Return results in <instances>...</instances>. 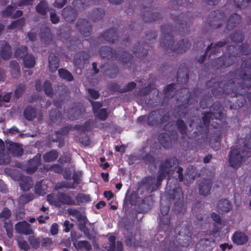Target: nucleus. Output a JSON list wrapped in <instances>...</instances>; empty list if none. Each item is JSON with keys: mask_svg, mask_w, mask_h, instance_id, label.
<instances>
[{"mask_svg": "<svg viewBox=\"0 0 251 251\" xmlns=\"http://www.w3.org/2000/svg\"><path fill=\"white\" fill-rule=\"evenodd\" d=\"M23 63L25 68H32L36 64L35 58L32 54H27L23 58Z\"/></svg>", "mask_w": 251, "mask_h": 251, "instance_id": "obj_49", "label": "nucleus"}, {"mask_svg": "<svg viewBox=\"0 0 251 251\" xmlns=\"http://www.w3.org/2000/svg\"><path fill=\"white\" fill-rule=\"evenodd\" d=\"M43 87L45 93L49 97H52L53 94L52 92V85L49 80H46L45 81Z\"/></svg>", "mask_w": 251, "mask_h": 251, "instance_id": "obj_62", "label": "nucleus"}, {"mask_svg": "<svg viewBox=\"0 0 251 251\" xmlns=\"http://www.w3.org/2000/svg\"><path fill=\"white\" fill-rule=\"evenodd\" d=\"M62 15L66 21L72 23L75 20L77 16V12L75 8L67 6L63 9Z\"/></svg>", "mask_w": 251, "mask_h": 251, "instance_id": "obj_22", "label": "nucleus"}, {"mask_svg": "<svg viewBox=\"0 0 251 251\" xmlns=\"http://www.w3.org/2000/svg\"><path fill=\"white\" fill-rule=\"evenodd\" d=\"M90 58V54L84 51H79L76 53L74 57V64L78 67L84 66L85 64L89 62Z\"/></svg>", "mask_w": 251, "mask_h": 251, "instance_id": "obj_21", "label": "nucleus"}, {"mask_svg": "<svg viewBox=\"0 0 251 251\" xmlns=\"http://www.w3.org/2000/svg\"><path fill=\"white\" fill-rule=\"evenodd\" d=\"M3 222V227L6 231V234L9 238H12L13 234V227L11 221H4Z\"/></svg>", "mask_w": 251, "mask_h": 251, "instance_id": "obj_58", "label": "nucleus"}, {"mask_svg": "<svg viewBox=\"0 0 251 251\" xmlns=\"http://www.w3.org/2000/svg\"><path fill=\"white\" fill-rule=\"evenodd\" d=\"M50 118L53 123L60 122L62 118V115L60 111L56 109H52L50 113Z\"/></svg>", "mask_w": 251, "mask_h": 251, "instance_id": "obj_55", "label": "nucleus"}, {"mask_svg": "<svg viewBox=\"0 0 251 251\" xmlns=\"http://www.w3.org/2000/svg\"><path fill=\"white\" fill-rule=\"evenodd\" d=\"M73 182L72 183L68 184L67 185L59 187L58 188H66L68 189H74L75 186L80 183V175L76 172H74L72 176Z\"/></svg>", "mask_w": 251, "mask_h": 251, "instance_id": "obj_48", "label": "nucleus"}, {"mask_svg": "<svg viewBox=\"0 0 251 251\" xmlns=\"http://www.w3.org/2000/svg\"><path fill=\"white\" fill-rule=\"evenodd\" d=\"M99 53L103 58H106L108 60H114L117 57V54L115 50H112L110 47L104 46L100 50Z\"/></svg>", "mask_w": 251, "mask_h": 251, "instance_id": "obj_28", "label": "nucleus"}, {"mask_svg": "<svg viewBox=\"0 0 251 251\" xmlns=\"http://www.w3.org/2000/svg\"><path fill=\"white\" fill-rule=\"evenodd\" d=\"M212 116L217 120H219L223 125L226 124V116L223 112V107L219 101L213 102L210 106V111L203 113L202 117V123L196 126L197 131L194 133L199 135H208L209 132V124Z\"/></svg>", "mask_w": 251, "mask_h": 251, "instance_id": "obj_4", "label": "nucleus"}, {"mask_svg": "<svg viewBox=\"0 0 251 251\" xmlns=\"http://www.w3.org/2000/svg\"><path fill=\"white\" fill-rule=\"evenodd\" d=\"M212 183L210 179H203L199 184V193L201 195L206 196L210 194Z\"/></svg>", "mask_w": 251, "mask_h": 251, "instance_id": "obj_33", "label": "nucleus"}, {"mask_svg": "<svg viewBox=\"0 0 251 251\" xmlns=\"http://www.w3.org/2000/svg\"><path fill=\"white\" fill-rule=\"evenodd\" d=\"M6 148L9 152L15 157H21L24 153V150L21 145L10 140L5 141Z\"/></svg>", "mask_w": 251, "mask_h": 251, "instance_id": "obj_20", "label": "nucleus"}, {"mask_svg": "<svg viewBox=\"0 0 251 251\" xmlns=\"http://www.w3.org/2000/svg\"><path fill=\"white\" fill-rule=\"evenodd\" d=\"M100 69L104 75L111 78L115 77L118 74V68L115 64L105 62L100 66Z\"/></svg>", "mask_w": 251, "mask_h": 251, "instance_id": "obj_19", "label": "nucleus"}, {"mask_svg": "<svg viewBox=\"0 0 251 251\" xmlns=\"http://www.w3.org/2000/svg\"><path fill=\"white\" fill-rule=\"evenodd\" d=\"M226 50L228 54L226 56H230L233 59H234L233 57L240 56L239 47L237 46H228Z\"/></svg>", "mask_w": 251, "mask_h": 251, "instance_id": "obj_54", "label": "nucleus"}, {"mask_svg": "<svg viewBox=\"0 0 251 251\" xmlns=\"http://www.w3.org/2000/svg\"><path fill=\"white\" fill-rule=\"evenodd\" d=\"M100 37L105 41L113 44L118 40V35L117 30L112 28L106 30L103 34H100Z\"/></svg>", "mask_w": 251, "mask_h": 251, "instance_id": "obj_35", "label": "nucleus"}, {"mask_svg": "<svg viewBox=\"0 0 251 251\" xmlns=\"http://www.w3.org/2000/svg\"><path fill=\"white\" fill-rule=\"evenodd\" d=\"M41 156L40 154H37L28 161L26 169L28 173L32 174L37 171L41 165Z\"/></svg>", "mask_w": 251, "mask_h": 251, "instance_id": "obj_29", "label": "nucleus"}, {"mask_svg": "<svg viewBox=\"0 0 251 251\" xmlns=\"http://www.w3.org/2000/svg\"><path fill=\"white\" fill-rule=\"evenodd\" d=\"M16 232L19 234L24 235H30L33 233L32 230L30 228V225L26 221L20 222L17 223L15 226Z\"/></svg>", "mask_w": 251, "mask_h": 251, "instance_id": "obj_25", "label": "nucleus"}, {"mask_svg": "<svg viewBox=\"0 0 251 251\" xmlns=\"http://www.w3.org/2000/svg\"><path fill=\"white\" fill-rule=\"evenodd\" d=\"M76 201H77V204L79 203L88 202L91 201V199L89 195H86L84 193H78L75 197Z\"/></svg>", "mask_w": 251, "mask_h": 251, "instance_id": "obj_63", "label": "nucleus"}, {"mask_svg": "<svg viewBox=\"0 0 251 251\" xmlns=\"http://www.w3.org/2000/svg\"><path fill=\"white\" fill-rule=\"evenodd\" d=\"M11 161V157L8 153L3 150L0 151V165L8 164Z\"/></svg>", "mask_w": 251, "mask_h": 251, "instance_id": "obj_60", "label": "nucleus"}, {"mask_svg": "<svg viewBox=\"0 0 251 251\" xmlns=\"http://www.w3.org/2000/svg\"><path fill=\"white\" fill-rule=\"evenodd\" d=\"M242 84L241 78H233L228 81L224 80L217 83L215 78L207 81L206 86L213 87L212 94L216 97L219 98L226 95L225 99L229 102L230 109H237L242 107L246 102V99L251 100V88L241 89L239 86Z\"/></svg>", "mask_w": 251, "mask_h": 251, "instance_id": "obj_1", "label": "nucleus"}, {"mask_svg": "<svg viewBox=\"0 0 251 251\" xmlns=\"http://www.w3.org/2000/svg\"><path fill=\"white\" fill-rule=\"evenodd\" d=\"M25 24V19L24 18H19L13 21L10 25L8 26V29L12 30L16 28H22Z\"/></svg>", "mask_w": 251, "mask_h": 251, "instance_id": "obj_52", "label": "nucleus"}, {"mask_svg": "<svg viewBox=\"0 0 251 251\" xmlns=\"http://www.w3.org/2000/svg\"><path fill=\"white\" fill-rule=\"evenodd\" d=\"M36 115V108L32 106H27L24 111V116L25 119L29 121H32Z\"/></svg>", "mask_w": 251, "mask_h": 251, "instance_id": "obj_46", "label": "nucleus"}, {"mask_svg": "<svg viewBox=\"0 0 251 251\" xmlns=\"http://www.w3.org/2000/svg\"><path fill=\"white\" fill-rule=\"evenodd\" d=\"M194 0H171L169 6L172 9L182 10V7H186L192 3Z\"/></svg>", "mask_w": 251, "mask_h": 251, "instance_id": "obj_34", "label": "nucleus"}, {"mask_svg": "<svg viewBox=\"0 0 251 251\" xmlns=\"http://www.w3.org/2000/svg\"><path fill=\"white\" fill-rule=\"evenodd\" d=\"M154 179L153 177L148 176H145L138 182V189L141 195H143L146 193L148 194V192L151 190L153 192L156 190V188L154 186Z\"/></svg>", "mask_w": 251, "mask_h": 251, "instance_id": "obj_15", "label": "nucleus"}, {"mask_svg": "<svg viewBox=\"0 0 251 251\" xmlns=\"http://www.w3.org/2000/svg\"><path fill=\"white\" fill-rule=\"evenodd\" d=\"M161 109H155L151 111L147 116V124L150 126L162 125L170 119V114L167 112L163 115Z\"/></svg>", "mask_w": 251, "mask_h": 251, "instance_id": "obj_9", "label": "nucleus"}, {"mask_svg": "<svg viewBox=\"0 0 251 251\" xmlns=\"http://www.w3.org/2000/svg\"><path fill=\"white\" fill-rule=\"evenodd\" d=\"M181 93L182 92L188 94V89L183 87L180 89ZM192 94H189L188 96L186 95V100L183 96L179 98L177 100V103H179L180 100L181 103L176 106L174 110V116L176 118H178L176 121L175 125L179 132L182 135H186L187 133V126L183 120L180 118H185L188 114L190 110L189 106L193 103H197L198 100L196 98H192Z\"/></svg>", "mask_w": 251, "mask_h": 251, "instance_id": "obj_2", "label": "nucleus"}, {"mask_svg": "<svg viewBox=\"0 0 251 251\" xmlns=\"http://www.w3.org/2000/svg\"><path fill=\"white\" fill-rule=\"evenodd\" d=\"M161 37L160 40V46L164 48L169 53L171 51L176 53H183L189 50L191 47V43L188 39L180 40L174 47L173 46L174 41L172 32L175 31L170 25H162L161 26Z\"/></svg>", "mask_w": 251, "mask_h": 251, "instance_id": "obj_3", "label": "nucleus"}, {"mask_svg": "<svg viewBox=\"0 0 251 251\" xmlns=\"http://www.w3.org/2000/svg\"><path fill=\"white\" fill-rule=\"evenodd\" d=\"M59 59L57 56L50 53L49 56V67L52 73L55 72L59 67Z\"/></svg>", "mask_w": 251, "mask_h": 251, "instance_id": "obj_41", "label": "nucleus"}, {"mask_svg": "<svg viewBox=\"0 0 251 251\" xmlns=\"http://www.w3.org/2000/svg\"><path fill=\"white\" fill-rule=\"evenodd\" d=\"M153 203L152 199L150 196L145 197L138 204L139 212L143 213L149 211L151 208Z\"/></svg>", "mask_w": 251, "mask_h": 251, "instance_id": "obj_31", "label": "nucleus"}, {"mask_svg": "<svg viewBox=\"0 0 251 251\" xmlns=\"http://www.w3.org/2000/svg\"><path fill=\"white\" fill-rule=\"evenodd\" d=\"M0 55L4 60H9L12 55L11 47L5 41H0Z\"/></svg>", "mask_w": 251, "mask_h": 251, "instance_id": "obj_26", "label": "nucleus"}, {"mask_svg": "<svg viewBox=\"0 0 251 251\" xmlns=\"http://www.w3.org/2000/svg\"><path fill=\"white\" fill-rule=\"evenodd\" d=\"M47 199L49 202L57 207H60L62 204L68 205H76L75 200L70 196L64 192H58L56 198L51 195H48Z\"/></svg>", "mask_w": 251, "mask_h": 251, "instance_id": "obj_10", "label": "nucleus"}, {"mask_svg": "<svg viewBox=\"0 0 251 251\" xmlns=\"http://www.w3.org/2000/svg\"><path fill=\"white\" fill-rule=\"evenodd\" d=\"M235 60L226 55H223L215 59L212 63V67L215 69H220L223 67H227L232 65Z\"/></svg>", "mask_w": 251, "mask_h": 251, "instance_id": "obj_18", "label": "nucleus"}, {"mask_svg": "<svg viewBox=\"0 0 251 251\" xmlns=\"http://www.w3.org/2000/svg\"><path fill=\"white\" fill-rule=\"evenodd\" d=\"M231 238L233 243L237 245H244L248 241V237L241 231H235Z\"/></svg>", "mask_w": 251, "mask_h": 251, "instance_id": "obj_36", "label": "nucleus"}, {"mask_svg": "<svg viewBox=\"0 0 251 251\" xmlns=\"http://www.w3.org/2000/svg\"><path fill=\"white\" fill-rule=\"evenodd\" d=\"M136 195L134 193H131L128 196H126L123 203V210L124 211L125 214L127 215L128 214V206L129 204L132 206L136 203Z\"/></svg>", "mask_w": 251, "mask_h": 251, "instance_id": "obj_42", "label": "nucleus"}, {"mask_svg": "<svg viewBox=\"0 0 251 251\" xmlns=\"http://www.w3.org/2000/svg\"><path fill=\"white\" fill-rule=\"evenodd\" d=\"M40 38L42 42L46 44H50L52 38L50 30L46 26L42 27L40 29Z\"/></svg>", "mask_w": 251, "mask_h": 251, "instance_id": "obj_38", "label": "nucleus"}, {"mask_svg": "<svg viewBox=\"0 0 251 251\" xmlns=\"http://www.w3.org/2000/svg\"><path fill=\"white\" fill-rule=\"evenodd\" d=\"M84 109L80 107V105L75 104L68 113V118L72 120H76L81 117Z\"/></svg>", "mask_w": 251, "mask_h": 251, "instance_id": "obj_39", "label": "nucleus"}, {"mask_svg": "<svg viewBox=\"0 0 251 251\" xmlns=\"http://www.w3.org/2000/svg\"><path fill=\"white\" fill-rule=\"evenodd\" d=\"M104 15V11L102 9L96 8L92 12L91 18L95 22L101 19Z\"/></svg>", "mask_w": 251, "mask_h": 251, "instance_id": "obj_56", "label": "nucleus"}, {"mask_svg": "<svg viewBox=\"0 0 251 251\" xmlns=\"http://www.w3.org/2000/svg\"><path fill=\"white\" fill-rule=\"evenodd\" d=\"M77 221L79 222L78 225L79 229L83 232L86 236L89 237L90 236V230L86 226L88 222L87 218L82 215H80L77 217Z\"/></svg>", "mask_w": 251, "mask_h": 251, "instance_id": "obj_40", "label": "nucleus"}, {"mask_svg": "<svg viewBox=\"0 0 251 251\" xmlns=\"http://www.w3.org/2000/svg\"><path fill=\"white\" fill-rule=\"evenodd\" d=\"M76 27L79 32L84 37L89 36L92 31V26L89 21L84 19H79L78 20Z\"/></svg>", "mask_w": 251, "mask_h": 251, "instance_id": "obj_17", "label": "nucleus"}, {"mask_svg": "<svg viewBox=\"0 0 251 251\" xmlns=\"http://www.w3.org/2000/svg\"><path fill=\"white\" fill-rule=\"evenodd\" d=\"M241 22V16L240 15L235 13L229 17L226 25V28L230 31L235 28Z\"/></svg>", "mask_w": 251, "mask_h": 251, "instance_id": "obj_37", "label": "nucleus"}, {"mask_svg": "<svg viewBox=\"0 0 251 251\" xmlns=\"http://www.w3.org/2000/svg\"><path fill=\"white\" fill-rule=\"evenodd\" d=\"M251 63L244 61L241 65V68L237 70L234 74L238 75L239 78H241L242 84L239 86L241 89L246 88H251Z\"/></svg>", "mask_w": 251, "mask_h": 251, "instance_id": "obj_8", "label": "nucleus"}, {"mask_svg": "<svg viewBox=\"0 0 251 251\" xmlns=\"http://www.w3.org/2000/svg\"><path fill=\"white\" fill-rule=\"evenodd\" d=\"M28 241L33 249H37L41 245V239L39 237L31 236L28 237Z\"/></svg>", "mask_w": 251, "mask_h": 251, "instance_id": "obj_57", "label": "nucleus"}, {"mask_svg": "<svg viewBox=\"0 0 251 251\" xmlns=\"http://www.w3.org/2000/svg\"><path fill=\"white\" fill-rule=\"evenodd\" d=\"M145 46H146V44L142 45L138 43V45H135L133 47L132 50L133 53L136 56L141 58L147 56L148 53V50L145 48Z\"/></svg>", "mask_w": 251, "mask_h": 251, "instance_id": "obj_44", "label": "nucleus"}, {"mask_svg": "<svg viewBox=\"0 0 251 251\" xmlns=\"http://www.w3.org/2000/svg\"><path fill=\"white\" fill-rule=\"evenodd\" d=\"M35 9L38 13L45 16L47 14L49 9L48 3L45 0H41L36 5Z\"/></svg>", "mask_w": 251, "mask_h": 251, "instance_id": "obj_47", "label": "nucleus"}, {"mask_svg": "<svg viewBox=\"0 0 251 251\" xmlns=\"http://www.w3.org/2000/svg\"><path fill=\"white\" fill-rule=\"evenodd\" d=\"M58 157V152L56 150H52L44 154L43 159L45 162H50L55 161Z\"/></svg>", "mask_w": 251, "mask_h": 251, "instance_id": "obj_50", "label": "nucleus"}, {"mask_svg": "<svg viewBox=\"0 0 251 251\" xmlns=\"http://www.w3.org/2000/svg\"><path fill=\"white\" fill-rule=\"evenodd\" d=\"M166 196L170 201L176 200L173 207L175 213H179L185 211L183 207V194L181 187H177L173 190H169Z\"/></svg>", "mask_w": 251, "mask_h": 251, "instance_id": "obj_6", "label": "nucleus"}, {"mask_svg": "<svg viewBox=\"0 0 251 251\" xmlns=\"http://www.w3.org/2000/svg\"><path fill=\"white\" fill-rule=\"evenodd\" d=\"M174 231L176 235L183 236L184 238V240H186V242L181 243L179 240H182V239L179 238L176 240V242L178 244H180L183 247H185L189 245L191 239V234L188 231V229L187 228L182 227L180 225H178L175 227Z\"/></svg>", "mask_w": 251, "mask_h": 251, "instance_id": "obj_16", "label": "nucleus"}, {"mask_svg": "<svg viewBox=\"0 0 251 251\" xmlns=\"http://www.w3.org/2000/svg\"><path fill=\"white\" fill-rule=\"evenodd\" d=\"M176 84L171 83L167 85L164 89V97L162 103L172 99L176 94Z\"/></svg>", "mask_w": 251, "mask_h": 251, "instance_id": "obj_32", "label": "nucleus"}, {"mask_svg": "<svg viewBox=\"0 0 251 251\" xmlns=\"http://www.w3.org/2000/svg\"><path fill=\"white\" fill-rule=\"evenodd\" d=\"M230 39L234 43H240L244 40L243 34L241 32H234L229 36Z\"/></svg>", "mask_w": 251, "mask_h": 251, "instance_id": "obj_64", "label": "nucleus"}, {"mask_svg": "<svg viewBox=\"0 0 251 251\" xmlns=\"http://www.w3.org/2000/svg\"><path fill=\"white\" fill-rule=\"evenodd\" d=\"M189 80V72L185 65L181 64L176 74V81L179 84H186Z\"/></svg>", "mask_w": 251, "mask_h": 251, "instance_id": "obj_23", "label": "nucleus"}, {"mask_svg": "<svg viewBox=\"0 0 251 251\" xmlns=\"http://www.w3.org/2000/svg\"><path fill=\"white\" fill-rule=\"evenodd\" d=\"M177 139V137L176 138H172L171 136L166 133H162L158 136V140L161 146L165 149H170L172 147V142H176Z\"/></svg>", "mask_w": 251, "mask_h": 251, "instance_id": "obj_24", "label": "nucleus"}, {"mask_svg": "<svg viewBox=\"0 0 251 251\" xmlns=\"http://www.w3.org/2000/svg\"><path fill=\"white\" fill-rule=\"evenodd\" d=\"M12 215L11 211L7 207H5L0 212V219L2 221L9 220Z\"/></svg>", "mask_w": 251, "mask_h": 251, "instance_id": "obj_61", "label": "nucleus"}, {"mask_svg": "<svg viewBox=\"0 0 251 251\" xmlns=\"http://www.w3.org/2000/svg\"><path fill=\"white\" fill-rule=\"evenodd\" d=\"M189 13H181L178 16H172V19L175 24L178 26V32L181 35L188 34L190 32L189 26L187 25V21H190L188 17Z\"/></svg>", "mask_w": 251, "mask_h": 251, "instance_id": "obj_12", "label": "nucleus"}, {"mask_svg": "<svg viewBox=\"0 0 251 251\" xmlns=\"http://www.w3.org/2000/svg\"><path fill=\"white\" fill-rule=\"evenodd\" d=\"M27 48L25 46H21L17 49L14 52L15 57L17 59L24 58L27 53Z\"/></svg>", "mask_w": 251, "mask_h": 251, "instance_id": "obj_53", "label": "nucleus"}, {"mask_svg": "<svg viewBox=\"0 0 251 251\" xmlns=\"http://www.w3.org/2000/svg\"><path fill=\"white\" fill-rule=\"evenodd\" d=\"M41 246L42 248L46 250H50L53 248V242L50 238H42L41 239Z\"/></svg>", "mask_w": 251, "mask_h": 251, "instance_id": "obj_59", "label": "nucleus"}, {"mask_svg": "<svg viewBox=\"0 0 251 251\" xmlns=\"http://www.w3.org/2000/svg\"><path fill=\"white\" fill-rule=\"evenodd\" d=\"M225 13L220 10L213 11L208 17L209 26L213 29L220 28L225 20Z\"/></svg>", "mask_w": 251, "mask_h": 251, "instance_id": "obj_13", "label": "nucleus"}, {"mask_svg": "<svg viewBox=\"0 0 251 251\" xmlns=\"http://www.w3.org/2000/svg\"><path fill=\"white\" fill-rule=\"evenodd\" d=\"M177 159L176 157H172L166 159L162 162L158 169V175L157 177V180L154 186L156 188V190L160 186L163 179L169 174L172 167L177 164Z\"/></svg>", "mask_w": 251, "mask_h": 251, "instance_id": "obj_7", "label": "nucleus"}, {"mask_svg": "<svg viewBox=\"0 0 251 251\" xmlns=\"http://www.w3.org/2000/svg\"><path fill=\"white\" fill-rule=\"evenodd\" d=\"M244 149L232 147L228 153V162L230 167L239 168L242 162L248 159L251 161V136L246 137L244 141Z\"/></svg>", "mask_w": 251, "mask_h": 251, "instance_id": "obj_5", "label": "nucleus"}, {"mask_svg": "<svg viewBox=\"0 0 251 251\" xmlns=\"http://www.w3.org/2000/svg\"><path fill=\"white\" fill-rule=\"evenodd\" d=\"M71 34L70 27H64L61 29L58 35L61 38L68 40L67 46L68 48L71 50H75L80 48L82 46L81 40L77 37L70 38Z\"/></svg>", "mask_w": 251, "mask_h": 251, "instance_id": "obj_11", "label": "nucleus"}, {"mask_svg": "<svg viewBox=\"0 0 251 251\" xmlns=\"http://www.w3.org/2000/svg\"><path fill=\"white\" fill-rule=\"evenodd\" d=\"M60 77L67 81H72L74 80V76L72 74L67 70L65 69H59L58 71Z\"/></svg>", "mask_w": 251, "mask_h": 251, "instance_id": "obj_51", "label": "nucleus"}, {"mask_svg": "<svg viewBox=\"0 0 251 251\" xmlns=\"http://www.w3.org/2000/svg\"><path fill=\"white\" fill-rule=\"evenodd\" d=\"M227 44L226 41H220L216 43L214 46L213 43H211L207 47V51H210L208 56V60L212 59V56L215 57L217 56L216 54L220 51L219 48L225 46Z\"/></svg>", "mask_w": 251, "mask_h": 251, "instance_id": "obj_30", "label": "nucleus"}, {"mask_svg": "<svg viewBox=\"0 0 251 251\" xmlns=\"http://www.w3.org/2000/svg\"><path fill=\"white\" fill-rule=\"evenodd\" d=\"M108 244L105 247L107 251H123V246L121 241H118L116 246V237L111 235L108 238Z\"/></svg>", "mask_w": 251, "mask_h": 251, "instance_id": "obj_27", "label": "nucleus"}, {"mask_svg": "<svg viewBox=\"0 0 251 251\" xmlns=\"http://www.w3.org/2000/svg\"><path fill=\"white\" fill-rule=\"evenodd\" d=\"M217 211L222 214L228 212L231 208L230 202L226 199H222L218 201Z\"/></svg>", "mask_w": 251, "mask_h": 251, "instance_id": "obj_43", "label": "nucleus"}, {"mask_svg": "<svg viewBox=\"0 0 251 251\" xmlns=\"http://www.w3.org/2000/svg\"><path fill=\"white\" fill-rule=\"evenodd\" d=\"M148 5L144 6L141 10L143 20L146 23H151L161 19V15L160 13L153 11L152 3H149Z\"/></svg>", "mask_w": 251, "mask_h": 251, "instance_id": "obj_14", "label": "nucleus"}, {"mask_svg": "<svg viewBox=\"0 0 251 251\" xmlns=\"http://www.w3.org/2000/svg\"><path fill=\"white\" fill-rule=\"evenodd\" d=\"M10 72L12 76L18 78L21 74L20 66L16 60H11L9 62Z\"/></svg>", "mask_w": 251, "mask_h": 251, "instance_id": "obj_45", "label": "nucleus"}]
</instances>
